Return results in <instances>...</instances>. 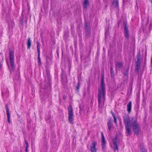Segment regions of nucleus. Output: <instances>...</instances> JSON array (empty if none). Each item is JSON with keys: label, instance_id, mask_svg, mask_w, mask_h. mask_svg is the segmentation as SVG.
Masks as SVG:
<instances>
[{"label": "nucleus", "instance_id": "nucleus-1", "mask_svg": "<svg viewBox=\"0 0 152 152\" xmlns=\"http://www.w3.org/2000/svg\"><path fill=\"white\" fill-rule=\"evenodd\" d=\"M104 73L101 74V78L100 87L98 89V106L100 107L101 103V99L103 100L104 105L106 99V88L104 81Z\"/></svg>", "mask_w": 152, "mask_h": 152}, {"label": "nucleus", "instance_id": "nucleus-2", "mask_svg": "<svg viewBox=\"0 0 152 152\" xmlns=\"http://www.w3.org/2000/svg\"><path fill=\"white\" fill-rule=\"evenodd\" d=\"M132 129L134 131V134L136 135H138L140 132L141 129L139 125L136 118H132Z\"/></svg>", "mask_w": 152, "mask_h": 152}, {"label": "nucleus", "instance_id": "nucleus-3", "mask_svg": "<svg viewBox=\"0 0 152 152\" xmlns=\"http://www.w3.org/2000/svg\"><path fill=\"white\" fill-rule=\"evenodd\" d=\"M9 57L10 61L11 69H10V73L14 72L15 68L14 66V53L13 51L9 50Z\"/></svg>", "mask_w": 152, "mask_h": 152}, {"label": "nucleus", "instance_id": "nucleus-4", "mask_svg": "<svg viewBox=\"0 0 152 152\" xmlns=\"http://www.w3.org/2000/svg\"><path fill=\"white\" fill-rule=\"evenodd\" d=\"M136 57L137 60L135 63V72L136 74H138L141 66V53L140 51H137Z\"/></svg>", "mask_w": 152, "mask_h": 152}, {"label": "nucleus", "instance_id": "nucleus-5", "mask_svg": "<svg viewBox=\"0 0 152 152\" xmlns=\"http://www.w3.org/2000/svg\"><path fill=\"white\" fill-rule=\"evenodd\" d=\"M68 121L69 123L72 124H73V116L74 113L72 107L71 105H69L68 107Z\"/></svg>", "mask_w": 152, "mask_h": 152}, {"label": "nucleus", "instance_id": "nucleus-6", "mask_svg": "<svg viewBox=\"0 0 152 152\" xmlns=\"http://www.w3.org/2000/svg\"><path fill=\"white\" fill-rule=\"evenodd\" d=\"M124 37L127 39H129V34L128 26L127 25V22H124Z\"/></svg>", "mask_w": 152, "mask_h": 152}, {"label": "nucleus", "instance_id": "nucleus-7", "mask_svg": "<svg viewBox=\"0 0 152 152\" xmlns=\"http://www.w3.org/2000/svg\"><path fill=\"white\" fill-rule=\"evenodd\" d=\"M84 25V27L86 32V37L88 38L90 37L91 35V28L89 27L88 26L87 23L85 22Z\"/></svg>", "mask_w": 152, "mask_h": 152}, {"label": "nucleus", "instance_id": "nucleus-8", "mask_svg": "<svg viewBox=\"0 0 152 152\" xmlns=\"http://www.w3.org/2000/svg\"><path fill=\"white\" fill-rule=\"evenodd\" d=\"M37 53H38V57L37 58L38 59V63L39 65H40L41 64V59L40 58V46H41V45L39 43V42L38 41L37 42Z\"/></svg>", "mask_w": 152, "mask_h": 152}, {"label": "nucleus", "instance_id": "nucleus-9", "mask_svg": "<svg viewBox=\"0 0 152 152\" xmlns=\"http://www.w3.org/2000/svg\"><path fill=\"white\" fill-rule=\"evenodd\" d=\"M118 135H116L112 140L114 148L115 151V150L118 151Z\"/></svg>", "mask_w": 152, "mask_h": 152}, {"label": "nucleus", "instance_id": "nucleus-10", "mask_svg": "<svg viewBox=\"0 0 152 152\" xmlns=\"http://www.w3.org/2000/svg\"><path fill=\"white\" fill-rule=\"evenodd\" d=\"M123 119L125 126L130 125V118L129 115L127 114H125L123 116Z\"/></svg>", "mask_w": 152, "mask_h": 152}, {"label": "nucleus", "instance_id": "nucleus-11", "mask_svg": "<svg viewBox=\"0 0 152 152\" xmlns=\"http://www.w3.org/2000/svg\"><path fill=\"white\" fill-rule=\"evenodd\" d=\"M101 135L102 136V148L104 151H105V150L106 148V142L103 134L102 132H101Z\"/></svg>", "mask_w": 152, "mask_h": 152}, {"label": "nucleus", "instance_id": "nucleus-12", "mask_svg": "<svg viewBox=\"0 0 152 152\" xmlns=\"http://www.w3.org/2000/svg\"><path fill=\"white\" fill-rule=\"evenodd\" d=\"M97 144V142L95 141H93L91 145L90 149L91 152H96V148L95 146Z\"/></svg>", "mask_w": 152, "mask_h": 152}, {"label": "nucleus", "instance_id": "nucleus-13", "mask_svg": "<svg viewBox=\"0 0 152 152\" xmlns=\"http://www.w3.org/2000/svg\"><path fill=\"white\" fill-rule=\"evenodd\" d=\"M5 106L6 109V113L7 116V121L9 124H10L11 123V121L10 120V114L9 113L8 104H6Z\"/></svg>", "mask_w": 152, "mask_h": 152}, {"label": "nucleus", "instance_id": "nucleus-14", "mask_svg": "<svg viewBox=\"0 0 152 152\" xmlns=\"http://www.w3.org/2000/svg\"><path fill=\"white\" fill-rule=\"evenodd\" d=\"M125 129L126 134L127 136H130L132 134L130 125L125 126Z\"/></svg>", "mask_w": 152, "mask_h": 152}, {"label": "nucleus", "instance_id": "nucleus-15", "mask_svg": "<svg viewBox=\"0 0 152 152\" xmlns=\"http://www.w3.org/2000/svg\"><path fill=\"white\" fill-rule=\"evenodd\" d=\"M107 125L108 128V130L110 131L111 130L112 126H113V120L111 118H109V119H108Z\"/></svg>", "mask_w": 152, "mask_h": 152}, {"label": "nucleus", "instance_id": "nucleus-16", "mask_svg": "<svg viewBox=\"0 0 152 152\" xmlns=\"http://www.w3.org/2000/svg\"><path fill=\"white\" fill-rule=\"evenodd\" d=\"M122 66V63L121 62L118 61L115 64V67L116 68V71H117L118 68V69L121 68Z\"/></svg>", "mask_w": 152, "mask_h": 152}, {"label": "nucleus", "instance_id": "nucleus-17", "mask_svg": "<svg viewBox=\"0 0 152 152\" xmlns=\"http://www.w3.org/2000/svg\"><path fill=\"white\" fill-rule=\"evenodd\" d=\"M110 77L111 78H113L115 76L114 71L113 70V65H110Z\"/></svg>", "mask_w": 152, "mask_h": 152}, {"label": "nucleus", "instance_id": "nucleus-18", "mask_svg": "<svg viewBox=\"0 0 152 152\" xmlns=\"http://www.w3.org/2000/svg\"><path fill=\"white\" fill-rule=\"evenodd\" d=\"M31 39L30 37H28L27 39V49H29L31 48Z\"/></svg>", "mask_w": 152, "mask_h": 152}, {"label": "nucleus", "instance_id": "nucleus-19", "mask_svg": "<svg viewBox=\"0 0 152 152\" xmlns=\"http://www.w3.org/2000/svg\"><path fill=\"white\" fill-rule=\"evenodd\" d=\"M132 102L130 101L127 104V110L129 113H130L131 111Z\"/></svg>", "mask_w": 152, "mask_h": 152}, {"label": "nucleus", "instance_id": "nucleus-20", "mask_svg": "<svg viewBox=\"0 0 152 152\" xmlns=\"http://www.w3.org/2000/svg\"><path fill=\"white\" fill-rule=\"evenodd\" d=\"M139 148L140 151V152H146V150L145 148V147L143 144H141L139 146Z\"/></svg>", "mask_w": 152, "mask_h": 152}, {"label": "nucleus", "instance_id": "nucleus-21", "mask_svg": "<svg viewBox=\"0 0 152 152\" xmlns=\"http://www.w3.org/2000/svg\"><path fill=\"white\" fill-rule=\"evenodd\" d=\"M89 5L88 0H85L83 2V6L84 8L86 9Z\"/></svg>", "mask_w": 152, "mask_h": 152}, {"label": "nucleus", "instance_id": "nucleus-22", "mask_svg": "<svg viewBox=\"0 0 152 152\" xmlns=\"http://www.w3.org/2000/svg\"><path fill=\"white\" fill-rule=\"evenodd\" d=\"M113 5L116 7H118V0H113Z\"/></svg>", "mask_w": 152, "mask_h": 152}, {"label": "nucleus", "instance_id": "nucleus-23", "mask_svg": "<svg viewBox=\"0 0 152 152\" xmlns=\"http://www.w3.org/2000/svg\"><path fill=\"white\" fill-rule=\"evenodd\" d=\"M51 114L49 113L45 117V120L48 123L50 122V120L51 119Z\"/></svg>", "mask_w": 152, "mask_h": 152}, {"label": "nucleus", "instance_id": "nucleus-24", "mask_svg": "<svg viewBox=\"0 0 152 152\" xmlns=\"http://www.w3.org/2000/svg\"><path fill=\"white\" fill-rule=\"evenodd\" d=\"M80 81L79 79H78V81L77 83V85H76V87H75V91L78 92L79 91V87H80Z\"/></svg>", "mask_w": 152, "mask_h": 152}, {"label": "nucleus", "instance_id": "nucleus-25", "mask_svg": "<svg viewBox=\"0 0 152 152\" xmlns=\"http://www.w3.org/2000/svg\"><path fill=\"white\" fill-rule=\"evenodd\" d=\"M124 75L126 76H128L129 75V69H127L124 72Z\"/></svg>", "mask_w": 152, "mask_h": 152}, {"label": "nucleus", "instance_id": "nucleus-26", "mask_svg": "<svg viewBox=\"0 0 152 152\" xmlns=\"http://www.w3.org/2000/svg\"><path fill=\"white\" fill-rule=\"evenodd\" d=\"M74 47L75 48H77V39L76 38H75L74 40Z\"/></svg>", "mask_w": 152, "mask_h": 152}, {"label": "nucleus", "instance_id": "nucleus-27", "mask_svg": "<svg viewBox=\"0 0 152 152\" xmlns=\"http://www.w3.org/2000/svg\"><path fill=\"white\" fill-rule=\"evenodd\" d=\"M48 97V95H46V96H43V98H42L41 99H42V102H43L44 101V102H46V97Z\"/></svg>", "mask_w": 152, "mask_h": 152}, {"label": "nucleus", "instance_id": "nucleus-28", "mask_svg": "<svg viewBox=\"0 0 152 152\" xmlns=\"http://www.w3.org/2000/svg\"><path fill=\"white\" fill-rule=\"evenodd\" d=\"M4 57H3L0 63V69L2 68L4 63Z\"/></svg>", "mask_w": 152, "mask_h": 152}, {"label": "nucleus", "instance_id": "nucleus-29", "mask_svg": "<svg viewBox=\"0 0 152 152\" xmlns=\"http://www.w3.org/2000/svg\"><path fill=\"white\" fill-rule=\"evenodd\" d=\"M20 23L22 25H23V19H21L20 20Z\"/></svg>", "mask_w": 152, "mask_h": 152}, {"label": "nucleus", "instance_id": "nucleus-30", "mask_svg": "<svg viewBox=\"0 0 152 152\" xmlns=\"http://www.w3.org/2000/svg\"><path fill=\"white\" fill-rule=\"evenodd\" d=\"M110 113H111V114H112V116H113V118H114V117H115V114H114V113L113 112V111L112 110L110 112Z\"/></svg>", "mask_w": 152, "mask_h": 152}, {"label": "nucleus", "instance_id": "nucleus-31", "mask_svg": "<svg viewBox=\"0 0 152 152\" xmlns=\"http://www.w3.org/2000/svg\"><path fill=\"white\" fill-rule=\"evenodd\" d=\"M148 28H149V31H150L152 29V24H150Z\"/></svg>", "mask_w": 152, "mask_h": 152}, {"label": "nucleus", "instance_id": "nucleus-32", "mask_svg": "<svg viewBox=\"0 0 152 152\" xmlns=\"http://www.w3.org/2000/svg\"><path fill=\"white\" fill-rule=\"evenodd\" d=\"M114 119V122L116 124H117V118L116 117L113 118Z\"/></svg>", "mask_w": 152, "mask_h": 152}, {"label": "nucleus", "instance_id": "nucleus-33", "mask_svg": "<svg viewBox=\"0 0 152 152\" xmlns=\"http://www.w3.org/2000/svg\"><path fill=\"white\" fill-rule=\"evenodd\" d=\"M25 143L26 144V146H27V147L28 146V142L26 139L25 140Z\"/></svg>", "mask_w": 152, "mask_h": 152}, {"label": "nucleus", "instance_id": "nucleus-34", "mask_svg": "<svg viewBox=\"0 0 152 152\" xmlns=\"http://www.w3.org/2000/svg\"><path fill=\"white\" fill-rule=\"evenodd\" d=\"M67 98V96L66 95H64L63 96V99L65 100L66 98Z\"/></svg>", "mask_w": 152, "mask_h": 152}, {"label": "nucleus", "instance_id": "nucleus-35", "mask_svg": "<svg viewBox=\"0 0 152 152\" xmlns=\"http://www.w3.org/2000/svg\"><path fill=\"white\" fill-rule=\"evenodd\" d=\"M78 36H79L81 37H82V34H81V32H79L78 33Z\"/></svg>", "mask_w": 152, "mask_h": 152}, {"label": "nucleus", "instance_id": "nucleus-36", "mask_svg": "<svg viewBox=\"0 0 152 152\" xmlns=\"http://www.w3.org/2000/svg\"><path fill=\"white\" fill-rule=\"evenodd\" d=\"M28 146H26L25 147V150H26V152H28Z\"/></svg>", "mask_w": 152, "mask_h": 152}, {"label": "nucleus", "instance_id": "nucleus-37", "mask_svg": "<svg viewBox=\"0 0 152 152\" xmlns=\"http://www.w3.org/2000/svg\"><path fill=\"white\" fill-rule=\"evenodd\" d=\"M129 0H123V3H125L126 1H128Z\"/></svg>", "mask_w": 152, "mask_h": 152}, {"label": "nucleus", "instance_id": "nucleus-38", "mask_svg": "<svg viewBox=\"0 0 152 152\" xmlns=\"http://www.w3.org/2000/svg\"><path fill=\"white\" fill-rule=\"evenodd\" d=\"M146 104V102H144V100H143V103H142V104H144L145 105Z\"/></svg>", "mask_w": 152, "mask_h": 152}, {"label": "nucleus", "instance_id": "nucleus-39", "mask_svg": "<svg viewBox=\"0 0 152 152\" xmlns=\"http://www.w3.org/2000/svg\"><path fill=\"white\" fill-rule=\"evenodd\" d=\"M1 94L2 96H3L4 95V92L2 91L1 93Z\"/></svg>", "mask_w": 152, "mask_h": 152}, {"label": "nucleus", "instance_id": "nucleus-40", "mask_svg": "<svg viewBox=\"0 0 152 152\" xmlns=\"http://www.w3.org/2000/svg\"><path fill=\"white\" fill-rule=\"evenodd\" d=\"M139 109V108H137V111H136V115H138V109Z\"/></svg>", "mask_w": 152, "mask_h": 152}, {"label": "nucleus", "instance_id": "nucleus-41", "mask_svg": "<svg viewBox=\"0 0 152 152\" xmlns=\"http://www.w3.org/2000/svg\"><path fill=\"white\" fill-rule=\"evenodd\" d=\"M6 93H7V95L9 93L8 90V89H7L6 90Z\"/></svg>", "mask_w": 152, "mask_h": 152}, {"label": "nucleus", "instance_id": "nucleus-42", "mask_svg": "<svg viewBox=\"0 0 152 152\" xmlns=\"http://www.w3.org/2000/svg\"><path fill=\"white\" fill-rule=\"evenodd\" d=\"M143 33H145L144 28H143Z\"/></svg>", "mask_w": 152, "mask_h": 152}, {"label": "nucleus", "instance_id": "nucleus-43", "mask_svg": "<svg viewBox=\"0 0 152 152\" xmlns=\"http://www.w3.org/2000/svg\"><path fill=\"white\" fill-rule=\"evenodd\" d=\"M120 21H119L118 22V26H119V24H120Z\"/></svg>", "mask_w": 152, "mask_h": 152}, {"label": "nucleus", "instance_id": "nucleus-44", "mask_svg": "<svg viewBox=\"0 0 152 152\" xmlns=\"http://www.w3.org/2000/svg\"><path fill=\"white\" fill-rule=\"evenodd\" d=\"M131 91H132V86H131Z\"/></svg>", "mask_w": 152, "mask_h": 152}, {"label": "nucleus", "instance_id": "nucleus-45", "mask_svg": "<svg viewBox=\"0 0 152 152\" xmlns=\"http://www.w3.org/2000/svg\"><path fill=\"white\" fill-rule=\"evenodd\" d=\"M17 115H18V116L19 117V115H18V114H17Z\"/></svg>", "mask_w": 152, "mask_h": 152}, {"label": "nucleus", "instance_id": "nucleus-46", "mask_svg": "<svg viewBox=\"0 0 152 152\" xmlns=\"http://www.w3.org/2000/svg\"><path fill=\"white\" fill-rule=\"evenodd\" d=\"M146 64V63H145V62H144V63Z\"/></svg>", "mask_w": 152, "mask_h": 152}, {"label": "nucleus", "instance_id": "nucleus-47", "mask_svg": "<svg viewBox=\"0 0 152 152\" xmlns=\"http://www.w3.org/2000/svg\"><path fill=\"white\" fill-rule=\"evenodd\" d=\"M146 64V63H145V62H144V63Z\"/></svg>", "mask_w": 152, "mask_h": 152}]
</instances>
